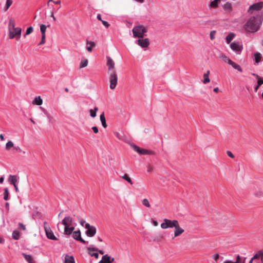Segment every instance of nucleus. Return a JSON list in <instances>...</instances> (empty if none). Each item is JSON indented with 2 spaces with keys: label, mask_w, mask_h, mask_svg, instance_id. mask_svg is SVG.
<instances>
[{
  "label": "nucleus",
  "mask_w": 263,
  "mask_h": 263,
  "mask_svg": "<svg viewBox=\"0 0 263 263\" xmlns=\"http://www.w3.org/2000/svg\"><path fill=\"white\" fill-rule=\"evenodd\" d=\"M262 22V17L259 14L250 17L243 26L244 30L249 33H254L260 28Z\"/></svg>",
  "instance_id": "1"
},
{
  "label": "nucleus",
  "mask_w": 263,
  "mask_h": 263,
  "mask_svg": "<svg viewBox=\"0 0 263 263\" xmlns=\"http://www.w3.org/2000/svg\"><path fill=\"white\" fill-rule=\"evenodd\" d=\"M106 65L108 67L109 87L111 89H114L117 84L118 77L115 69V63L110 57H107Z\"/></svg>",
  "instance_id": "2"
},
{
  "label": "nucleus",
  "mask_w": 263,
  "mask_h": 263,
  "mask_svg": "<svg viewBox=\"0 0 263 263\" xmlns=\"http://www.w3.org/2000/svg\"><path fill=\"white\" fill-rule=\"evenodd\" d=\"M72 218L70 216L65 217L62 221V223L64 226V234L65 235H69L72 234V232L74 229V227H70L72 224Z\"/></svg>",
  "instance_id": "3"
},
{
  "label": "nucleus",
  "mask_w": 263,
  "mask_h": 263,
  "mask_svg": "<svg viewBox=\"0 0 263 263\" xmlns=\"http://www.w3.org/2000/svg\"><path fill=\"white\" fill-rule=\"evenodd\" d=\"M133 35L135 37H142L147 32V29L142 25L135 26L133 29Z\"/></svg>",
  "instance_id": "4"
},
{
  "label": "nucleus",
  "mask_w": 263,
  "mask_h": 263,
  "mask_svg": "<svg viewBox=\"0 0 263 263\" xmlns=\"http://www.w3.org/2000/svg\"><path fill=\"white\" fill-rule=\"evenodd\" d=\"M179 223L177 220H170L165 218L161 224V228L163 229L175 228Z\"/></svg>",
  "instance_id": "5"
},
{
  "label": "nucleus",
  "mask_w": 263,
  "mask_h": 263,
  "mask_svg": "<svg viewBox=\"0 0 263 263\" xmlns=\"http://www.w3.org/2000/svg\"><path fill=\"white\" fill-rule=\"evenodd\" d=\"M22 29L20 27H16L8 31V36L10 39L16 38L19 40L21 37Z\"/></svg>",
  "instance_id": "6"
},
{
  "label": "nucleus",
  "mask_w": 263,
  "mask_h": 263,
  "mask_svg": "<svg viewBox=\"0 0 263 263\" xmlns=\"http://www.w3.org/2000/svg\"><path fill=\"white\" fill-rule=\"evenodd\" d=\"M44 228L46 233L47 237L50 240H57L58 239L54 235L53 231L51 229L47 222L45 221L43 223Z\"/></svg>",
  "instance_id": "7"
},
{
  "label": "nucleus",
  "mask_w": 263,
  "mask_h": 263,
  "mask_svg": "<svg viewBox=\"0 0 263 263\" xmlns=\"http://www.w3.org/2000/svg\"><path fill=\"white\" fill-rule=\"evenodd\" d=\"M230 48L236 54H239L242 51L243 46L241 42L235 41L230 44Z\"/></svg>",
  "instance_id": "8"
},
{
  "label": "nucleus",
  "mask_w": 263,
  "mask_h": 263,
  "mask_svg": "<svg viewBox=\"0 0 263 263\" xmlns=\"http://www.w3.org/2000/svg\"><path fill=\"white\" fill-rule=\"evenodd\" d=\"M85 228L87 229L85 233L88 237H92L95 236L97 232L95 227L90 226L89 223H85Z\"/></svg>",
  "instance_id": "9"
},
{
  "label": "nucleus",
  "mask_w": 263,
  "mask_h": 263,
  "mask_svg": "<svg viewBox=\"0 0 263 263\" xmlns=\"http://www.w3.org/2000/svg\"><path fill=\"white\" fill-rule=\"evenodd\" d=\"M262 8L263 2H258L251 5L248 10V12L250 13H253L254 11H258Z\"/></svg>",
  "instance_id": "10"
},
{
  "label": "nucleus",
  "mask_w": 263,
  "mask_h": 263,
  "mask_svg": "<svg viewBox=\"0 0 263 263\" xmlns=\"http://www.w3.org/2000/svg\"><path fill=\"white\" fill-rule=\"evenodd\" d=\"M135 43L142 48H145L149 45V40L147 38L144 39L143 37H139Z\"/></svg>",
  "instance_id": "11"
},
{
  "label": "nucleus",
  "mask_w": 263,
  "mask_h": 263,
  "mask_svg": "<svg viewBox=\"0 0 263 263\" xmlns=\"http://www.w3.org/2000/svg\"><path fill=\"white\" fill-rule=\"evenodd\" d=\"M72 238L76 240L79 241L81 242L86 244L88 243V242L85 241L84 239H83L81 237V233L80 230L76 231L74 232H72Z\"/></svg>",
  "instance_id": "12"
},
{
  "label": "nucleus",
  "mask_w": 263,
  "mask_h": 263,
  "mask_svg": "<svg viewBox=\"0 0 263 263\" xmlns=\"http://www.w3.org/2000/svg\"><path fill=\"white\" fill-rule=\"evenodd\" d=\"M132 147L135 151L140 155H149L151 154V152L149 151L146 149L141 148L137 145H133Z\"/></svg>",
  "instance_id": "13"
},
{
  "label": "nucleus",
  "mask_w": 263,
  "mask_h": 263,
  "mask_svg": "<svg viewBox=\"0 0 263 263\" xmlns=\"http://www.w3.org/2000/svg\"><path fill=\"white\" fill-rule=\"evenodd\" d=\"M88 253L91 256H93L96 258L99 257V254L98 253V249L90 246L87 248Z\"/></svg>",
  "instance_id": "14"
},
{
  "label": "nucleus",
  "mask_w": 263,
  "mask_h": 263,
  "mask_svg": "<svg viewBox=\"0 0 263 263\" xmlns=\"http://www.w3.org/2000/svg\"><path fill=\"white\" fill-rule=\"evenodd\" d=\"M174 228V236L173 238L179 236L184 232V230L180 227L179 223H178Z\"/></svg>",
  "instance_id": "15"
},
{
  "label": "nucleus",
  "mask_w": 263,
  "mask_h": 263,
  "mask_svg": "<svg viewBox=\"0 0 263 263\" xmlns=\"http://www.w3.org/2000/svg\"><path fill=\"white\" fill-rule=\"evenodd\" d=\"M115 260L114 258L106 254L102 256L101 260L99 263H110Z\"/></svg>",
  "instance_id": "16"
},
{
  "label": "nucleus",
  "mask_w": 263,
  "mask_h": 263,
  "mask_svg": "<svg viewBox=\"0 0 263 263\" xmlns=\"http://www.w3.org/2000/svg\"><path fill=\"white\" fill-rule=\"evenodd\" d=\"M260 259L261 261V263H263V251L260 250L258 251L253 257L251 258L250 260H251L252 262L254 259Z\"/></svg>",
  "instance_id": "17"
},
{
  "label": "nucleus",
  "mask_w": 263,
  "mask_h": 263,
  "mask_svg": "<svg viewBox=\"0 0 263 263\" xmlns=\"http://www.w3.org/2000/svg\"><path fill=\"white\" fill-rule=\"evenodd\" d=\"M228 64L232 66V67L234 68L235 69L237 70L239 72H242V69L240 66L236 63H235L234 62L232 61L231 60L229 62Z\"/></svg>",
  "instance_id": "18"
},
{
  "label": "nucleus",
  "mask_w": 263,
  "mask_h": 263,
  "mask_svg": "<svg viewBox=\"0 0 263 263\" xmlns=\"http://www.w3.org/2000/svg\"><path fill=\"white\" fill-rule=\"evenodd\" d=\"M32 103L33 105H41L43 103V100L41 96H37L33 100Z\"/></svg>",
  "instance_id": "19"
},
{
  "label": "nucleus",
  "mask_w": 263,
  "mask_h": 263,
  "mask_svg": "<svg viewBox=\"0 0 263 263\" xmlns=\"http://www.w3.org/2000/svg\"><path fill=\"white\" fill-rule=\"evenodd\" d=\"M86 44H87V46L86 47V50L88 52H91L92 51V47H95L96 45L95 43L92 41H86Z\"/></svg>",
  "instance_id": "20"
},
{
  "label": "nucleus",
  "mask_w": 263,
  "mask_h": 263,
  "mask_svg": "<svg viewBox=\"0 0 263 263\" xmlns=\"http://www.w3.org/2000/svg\"><path fill=\"white\" fill-rule=\"evenodd\" d=\"M8 181L12 184H16L18 181L17 177L15 175H10L8 178Z\"/></svg>",
  "instance_id": "21"
},
{
  "label": "nucleus",
  "mask_w": 263,
  "mask_h": 263,
  "mask_svg": "<svg viewBox=\"0 0 263 263\" xmlns=\"http://www.w3.org/2000/svg\"><path fill=\"white\" fill-rule=\"evenodd\" d=\"M254 58L255 60V64H258L261 61L262 55L260 53L256 52L254 54Z\"/></svg>",
  "instance_id": "22"
},
{
  "label": "nucleus",
  "mask_w": 263,
  "mask_h": 263,
  "mask_svg": "<svg viewBox=\"0 0 263 263\" xmlns=\"http://www.w3.org/2000/svg\"><path fill=\"white\" fill-rule=\"evenodd\" d=\"M223 9L227 13H230L232 10V5L231 3L227 2L224 4L223 6Z\"/></svg>",
  "instance_id": "23"
},
{
  "label": "nucleus",
  "mask_w": 263,
  "mask_h": 263,
  "mask_svg": "<svg viewBox=\"0 0 263 263\" xmlns=\"http://www.w3.org/2000/svg\"><path fill=\"white\" fill-rule=\"evenodd\" d=\"M220 0H211L209 7L211 8H216L218 7Z\"/></svg>",
  "instance_id": "24"
},
{
  "label": "nucleus",
  "mask_w": 263,
  "mask_h": 263,
  "mask_svg": "<svg viewBox=\"0 0 263 263\" xmlns=\"http://www.w3.org/2000/svg\"><path fill=\"white\" fill-rule=\"evenodd\" d=\"M210 73V70H207V71L203 74V80H202V82L204 84H206L210 82V79L209 78Z\"/></svg>",
  "instance_id": "25"
},
{
  "label": "nucleus",
  "mask_w": 263,
  "mask_h": 263,
  "mask_svg": "<svg viewBox=\"0 0 263 263\" xmlns=\"http://www.w3.org/2000/svg\"><path fill=\"white\" fill-rule=\"evenodd\" d=\"M236 34L233 32H231L229 33V34L226 37V42L227 44H230L231 42L234 39L235 37Z\"/></svg>",
  "instance_id": "26"
},
{
  "label": "nucleus",
  "mask_w": 263,
  "mask_h": 263,
  "mask_svg": "<svg viewBox=\"0 0 263 263\" xmlns=\"http://www.w3.org/2000/svg\"><path fill=\"white\" fill-rule=\"evenodd\" d=\"M23 256L25 257L28 263H35L34 259L31 255L23 253Z\"/></svg>",
  "instance_id": "27"
},
{
  "label": "nucleus",
  "mask_w": 263,
  "mask_h": 263,
  "mask_svg": "<svg viewBox=\"0 0 263 263\" xmlns=\"http://www.w3.org/2000/svg\"><path fill=\"white\" fill-rule=\"evenodd\" d=\"M64 263H75L73 257L72 256L66 255L65 257Z\"/></svg>",
  "instance_id": "28"
},
{
  "label": "nucleus",
  "mask_w": 263,
  "mask_h": 263,
  "mask_svg": "<svg viewBox=\"0 0 263 263\" xmlns=\"http://www.w3.org/2000/svg\"><path fill=\"white\" fill-rule=\"evenodd\" d=\"M100 118L103 127L106 128L107 127V124L106 123V119L104 113H102L100 115Z\"/></svg>",
  "instance_id": "29"
},
{
  "label": "nucleus",
  "mask_w": 263,
  "mask_h": 263,
  "mask_svg": "<svg viewBox=\"0 0 263 263\" xmlns=\"http://www.w3.org/2000/svg\"><path fill=\"white\" fill-rule=\"evenodd\" d=\"M13 3L12 0H6V4L4 7V10L7 11Z\"/></svg>",
  "instance_id": "30"
},
{
  "label": "nucleus",
  "mask_w": 263,
  "mask_h": 263,
  "mask_svg": "<svg viewBox=\"0 0 263 263\" xmlns=\"http://www.w3.org/2000/svg\"><path fill=\"white\" fill-rule=\"evenodd\" d=\"M98 110V108L97 107H95L93 109H91L89 110L90 116L94 118L97 116V112Z\"/></svg>",
  "instance_id": "31"
},
{
  "label": "nucleus",
  "mask_w": 263,
  "mask_h": 263,
  "mask_svg": "<svg viewBox=\"0 0 263 263\" xmlns=\"http://www.w3.org/2000/svg\"><path fill=\"white\" fill-rule=\"evenodd\" d=\"M219 58L222 60V61L227 63H229L231 59L228 58L226 55L224 54H221L219 56Z\"/></svg>",
  "instance_id": "32"
},
{
  "label": "nucleus",
  "mask_w": 263,
  "mask_h": 263,
  "mask_svg": "<svg viewBox=\"0 0 263 263\" xmlns=\"http://www.w3.org/2000/svg\"><path fill=\"white\" fill-rule=\"evenodd\" d=\"M123 179L126 180L130 184L133 185V182L132 180L129 177V175L127 174H124L121 177Z\"/></svg>",
  "instance_id": "33"
},
{
  "label": "nucleus",
  "mask_w": 263,
  "mask_h": 263,
  "mask_svg": "<svg viewBox=\"0 0 263 263\" xmlns=\"http://www.w3.org/2000/svg\"><path fill=\"white\" fill-rule=\"evenodd\" d=\"M15 28V24L14 21L12 20H10L9 22L8 31Z\"/></svg>",
  "instance_id": "34"
},
{
  "label": "nucleus",
  "mask_w": 263,
  "mask_h": 263,
  "mask_svg": "<svg viewBox=\"0 0 263 263\" xmlns=\"http://www.w3.org/2000/svg\"><path fill=\"white\" fill-rule=\"evenodd\" d=\"M20 234L18 231L15 230L12 233V238L15 240H18L20 238Z\"/></svg>",
  "instance_id": "35"
},
{
  "label": "nucleus",
  "mask_w": 263,
  "mask_h": 263,
  "mask_svg": "<svg viewBox=\"0 0 263 263\" xmlns=\"http://www.w3.org/2000/svg\"><path fill=\"white\" fill-rule=\"evenodd\" d=\"M12 147H14V143L11 141H9L6 144V149L7 151H9Z\"/></svg>",
  "instance_id": "36"
},
{
  "label": "nucleus",
  "mask_w": 263,
  "mask_h": 263,
  "mask_svg": "<svg viewBox=\"0 0 263 263\" xmlns=\"http://www.w3.org/2000/svg\"><path fill=\"white\" fill-rule=\"evenodd\" d=\"M88 60L87 59H84L81 60L80 64V68H82L86 67L88 65Z\"/></svg>",
  "instance_id": "37"
},
{
  "label": "nucleus",
  "mask_w": 263,
  "mask_h": 263,
  "mask_svg": "<svg viewBox=\"0 0 263 263\" xmlns=\"http://www.w3.org/2000/svg\"><path fill=\"white\" fill-rule=\"evenodd\" d=\"M46 28L47 27L44 24H41L40 25V31L42 33V35H43V34H44V35H46Z\"/></svg>",
  "instance_id": "38"
},
{
  "label": "nucleus",
  "mask_w": 263,
  "mask_h": 263,
  "mask_svg": "<svg viewBox=\"0 0 263 263\" xmlns=\"http://www.w3.org/2000/svg\"><path fill=\"white\" fill-rule=\"evenodd\" d=\"M240 256L237 255L236 257V260L235 261H232L230 260H226L223 263H240Z\"/></svg>",
  "instance_id": "39"
},
{
  "label": "nucleus",
  "mask_w": 263,
  "mask_h": 263,
  "mask_svg": "<svg viewBox=\"0 0 263 263\" xmlns=\"http://www.w3.org/2000/svg\"><path fill=\"white\" fill-rule=\"evenodd\" d=\"M142 204H143L144 206H146V207H147V208H149V207L151 206V205H150V204H149V201H148V199H146V198H144V199H143L142 200Z\"/></svg>",
  "instance_id": "40"
},
{
  "label": "nucleus",
  "mask_w": 263,
  "mask_h": 263,
  "mask_svg": "<svg viewBox=\"0 0 263 263\" xmlns=\"http://www.w3.org/2000/svg\"><path fill=\"white\" fill-rule=\"evenodd\" d=\"M4 199L5 200H7L9 199V191L8 189L7 188H5L4 190Z\"/></svg>",
  "instance_id": "41"
},
{
  "label": "nucleus",
  "mask_w": 263,
  "mask_h": 263,
  "mask_svg": "<svg viewBox=\"0 0 263 263\" xmlns=\"http://www.w3.org/2000/svg\"><path fill=\"white\" fill-rule=\"evenodd\" d=\"M33 28L32 27H29L27 29L25 36L30 34L33 32Z\"/></svg>",
  "instance_id": "42"
},
{
  "label": "nucleus",
  "mask_w": 263,
  "mask_h": 263,
  "mask_svg": "<svg viewBox=\"0 0 263 263\" xmlns=\"http://www.w3.org/2000/svg\"><path fill=\"white\" fill-rule=\"evenodd\" d=\"M78 220H79V223L80 224V225L82 227H85V223H87L86 222L85 220H84L82 218H79Z\"/></svg>",
  "instance_id": "43"
},
{
  "label": "nucleus",
  "mask_w": 263,
  "mask_h": 263,
  "mask_svg": "<svg viewBox=\"0 0 263 263\" xmlns=\"http://www.w3.org/2000/svg\"><path fill=\"white\" fill-rule=\"evenodd\" d=\"M41 108L42 109V110L45 112L46 117H47V118L48 119V120H49V122H50L51 121V116L48 114H47L46 112V110L44 108H42V107H41Z\"/></svg>",
  "instance_id": "44"
},
{
  "label": "nucleus",
  "mask_w": 263,
  "mask_h": 263,
  "mask_svg": "<svg viewBox=\"0 0 263 263\" xmlns=\"http://www.w3.org/2000/svg\"><path fill=\"white\" fill-rule=\"evenodd\" d=\"M215 31H212L210 32V39L211 40H213L215 39Z\"/></svg>",
  "instance_id": "45"
},
{
  "label": "nucleus",
  "mask_w": 263,
  "mask_h": 263,
  "mask_svg": "<svg viewBox=\"0 0 263 263\" xmlns=\"http://www.w3.org/2000/svg\"><path fill=\"white\" fill-rule=\"evenodd\" d=\"M263 84V78L260 77L257 79V85L260 86Z\"/></svg>",
  "instance_id": "46"
},
{
  "label": "nucleus",
  "mask_w": 263,
  "mask_h": 263,
  "mask_svg": "<svg viewBox=\"0 0 263 263\" xmlns=\"http://www.w3.org/2000/svg\"><path fill=\"white\" fill-rule=\"evenodd\" d=\"M45 37H46V35H44V34H43V35H42L41 41L40 43V44H39V45H42L45 43Z\"/></svg>",
  "instance_id": "47"
},
{
  "label": "nucleus",
  "mask_w": 263,
  "mask_h": 263,
  "mask_svg": "<svg viewBox=\"0 0 263 263\" xmlns=\"http://www.w3.org/2000/svg\"><path fill=\"white\" fill-rule=\"evenodd\" d=\"M219 258V255L218 253H216L213 255V258L214 260L217 261Z\"/></svg>",
  "instance_id": "48"
},
{
  "label": "nucleus",
  "mask_w": 263,
  "mask_h": 263,
  "mask_svg": "<svg viewBox=\"0 0 263 263\" xmlns=\"http://www.w3.org/2000/svg\"><path fill=\"white\" fill-rule=\"evenodd\" d=\"M227 155L231 158H234V155L232 154V153L231 152V151H227Z\"/></svg>",
  "instance_id": "49"
},
{
  "label": "nucleus",
  "mask_w": 263,
  "mask_h": 263,
  "mask_svg": "<svg viewBox=\"0 0 263 263\" xmlns=\"http://www.w3.org/2000/svg\"><path fill=\"white\" fill-rule=\"evenodd\" d=\"M92 129L93 132L95 133H96V134L98 133V132H99V130H98V127H97V126H93V127H92Z\"/></svg>",
  "instance_id": "50"
},
{
  "label": "nucleus",
  "mask_w": 263,
  "mask_h": 263,
  "mask_svg": "<svg viewBox=\"0 0 263 263\" xmlns=\"http://www.w3.org/2000/svg\"><path fill=\"white\" fill-rule=\"evenodd\" d=\"M101 22L103 25L105 26L106 28H108L109 27V24L107 22L103 20Z\"/></svg>",
  "instance_id": "51"
},
{
  "label": "nucleus",
  "mask_w": 263,
  "mask_h": 263,
  "mask_svg": "<svg viewBox=\"0 0 263 263\" xmlns=\"http://www.w3.org/2000/svg\"><path fill=\"white\" fill-rule=\"evenodd\" d=\"M246 259V257L241 258L240 257V263H245Z\"/></svg>",
  "instance_id": "52"
},
{
  "label": "nucleus",
  "mask_w": 263,
  "mask_h": 263,
  "mask_svg": "<svg viewBox=\"0 0 263 263\" xmlns=\"http://www.w3.org/2000/svg\"><path fill=\"white\" fill-rule=\"evenodd\" d=\"M152 223L155 227H156V226H157L158 225V222L157 221H156V220L152 221Z\"/></svg>",
  "instance_id": "53"
},
{
  "label": "nucleus",
  "mask_w": 263,
  "mask_h": 263,
  "mask_svg": "<svg viewBox=\"0 0 263 263\" xmlns=\"http://www.w3.org/2000/svg\"><path fill=\"white\" fill-rule=\"evenodd\" d=\"M13 186H14V189H15V191H16V192H19V190H18V187H17V186L16 184H14V185H13Z\"/></svg>",
  "instance_id": "54"
},
{
  "label": "nucleus",
  "mask_w": 263,
  "mask_h": 263,
  "mask_svg": "<svg viewBox=\"0 0 263 263\" xmlns=\"http://www.w3.org/2000/svg\"><path fill=\"white\" fill-rule=\"evenodd\" d=\"M97 18H98L99 21H102V18H101V14H98L97 15Z\"/></svg>",
  "instance_id": "55"
},
{
  "label": "nucleus",
  "mask_w": 263,
  "mask_h": 263,
  "mask_svg": "<svg viewBox=\"0 0 263 263\" xmlns=\"http://www.w3.org/2000/svg\"><path fill=\"white\" fill-rule=\"evenodd\" d=\"M260 86L258 85H257L255 87H254V90L255 92H257L258 89V88Z\"/></svg>",
  "instance_id": "56"
},
{
  "label": "nucleus",
  "mask_w": 263,
  "mask_h": 263,
  "mask_svg": "<svg viewBox=\"0 0 263 263\" xmlns=\"http://www.w3.org/2000/svg\"><path fill=\"white\" fill-rule=\"evenodd\" d=\"M14 148L16 150V151H21V148L18 146H14Z\"/></svg>",
  "instance_id": "57"
},
{
  "label": "nucleus",
  "mask_w": 263,
  "mask_h": 263,
  "mask_svg": "<svg viewBox=\"0 0 263 263\" xmlns=\"http://www.w3.org/2000/svg\"><path fill=\"white\" fill-rule=\"evenodd\" d=\"M253 76H254L257 79H259V78H260V77H259L258 74H255V73H253L252 74Z\"/></svg>",
  "instance_id": "58"
},
{
  "label": "nucleus",
  "mask_w": 263,
  "mask_h": 263,
  "mask_svg": "<svg viewBox=\"0 0 263 263\" xmlns=\"http://www.w3.org/2000/svg\"><path fill=\"white\" fill-rule=\"evenodd\" d=\"M4 239L2 237H0V243H4Z\"/></svg>",
  "instance_id": "59"
},
{
  "label": "nucleus",
  "mask_w": 263,
  "mask_h": 263,
  "mask_svg": "<svg viewBox=\"0 0 263 263\" xmlns=\"http://www.w3.org/2000/svg\"><path fill=\"white\" fill-rule=\"evenodd\" d=\"M19 225L23 230H25V226L24 225L21 223L19 224Z\"/></svg>",
  "instance_id": "60"
},
{
  "label": "nucleus",
  "mask_w": 263,
  "mask_h": 263,
  "mask_svg": "<svg viewBox=\"0 0 263 263\" xmlns=\"http://www.w3.org/2000/svg\"><path fill=\"white\" fill-rule=\"evenodd\" d=\"M4 177H3V176L1 177L0 178V183H2L3 182V181H4Z\"/></svg>",
  "instance_id": "61"
},
{
  "label": "nucleus",
  "mask_w": 263,
  "mask_h": 263,
  "mask_svg": "<svg viewBox=\"0 0 263 263\" xmlns=\"http://www.w3.org/2000/svg\"><path fill=\"white\" fill-rule=\"evenodd\" d=\"M51 16L53 18V20L55 21L56 20L55 17L54 16L53 12H52L51 13Z\"/></svg>",
  "instance_id": "62"
},
{
  "label": "nucleus",
  "mask_w": 263,
  "mask_h": 263,
  "mask_svg": "<svg viewBox=\"0 0 263 263\" xmlns=\"http://www.w3.org/2000/svg\"><path fill=\"white\" fill-rule=\"evenodd\" d=\"M53 3L55 4H60L61 3L60 1H53Z\"/></svg>",
  "instance_id": "63"
},
{
  "label": "nucleus",
  "mask_w": 263,
  "mask_h": 263,
  "mask_svg": "<svg viewBox=\"0 0 263 263\" xmlns=\"http://www.w3.org/2000/svg\"><path fill=\"white\" fill-rule=\"evenodd\" d=\"M213 90L214 92H217L219 90V88H218V87H215L214 88Z\"/></svg>",
  "instance_id": "64"
}]
</instances>
